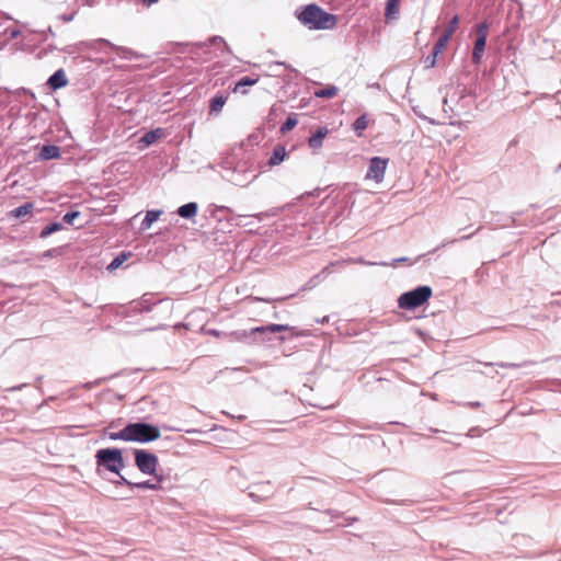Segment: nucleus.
<instances>
[{"mask_svg":"<svg viewBox=\"0 0 561 561\" xmlns=\"http://www.w3.org/2000/svg\"><path fill=\"white\" fill-rule=\"evenodd\" d=\"M134 455L135 463L142 473L154 474L158 466V457L154 454L142 449H136Z\"/></svg>","mask_w":561,"mask_h":561,"instance_id":"obj_5","label":"nucleus"},{"mask_svg":"<svg viewBox=\"0 0 561 561\" xmlns=\"http://www.w3.org/2000/svg\"><path fill=\"white\" fill-rule=\"evenodd\" d=\"M287 330H289V327L285 325V324H270L268 327H266V329L262 328V332L270 331L272 333L283 332V331H287Z\"/></svg>","mask_w":561,"mask_h":561,"instance_id":"obj_27","label":"nucleus"},{"mask_svg":"<svg viewBox=\"0 0 561 561\" xmlns=\"http://www.w3.org/2000/svg\"><path fill=\"white\" fill-rule=\"evenodd\" d=\"M432 294L433 291L430 286H420L400 295L398 298V306L405 310L419 308L432 297Z\"/></svg>","mask_w":561,"mask_h":561,"instance_id":"obj_2","label":"nucleus"},{"mask_svg":"<svg viewBox=\"0 0 561 561\" xmlns=\"http://www.w3.org/2000/svg\"><path fill=\"white\" fill-rule=\"evenodd\" d=\"M197 204L196 203H187L181 207H179L178 209V214L179 216H181L182 218H193L196 216L197 214Z\"/></svg>","mask_w":561,"mask_h":561,"instance_id":"obj_12","label":"nucleus"},{"mask_svg":"<svg viewBox=\"0 0 561 561\" xmlns=\"http://www.w3.org/2000/svg\"><path fill=\"white\" fill-rule=\"evenodd\" d=\"M337 93H339V89L336 87L328 85L323 89L316 90L313 94L316 98L332 99V98L336 96Z\"/></svg>","mask_w":561,"mask_h":561,"instance_id":"obj_17","label":"nucleus"},{"mask_svg":"<svg viewBox=\"0 0 561 561\" xmlns=\"http://www.w3.org/2000/svg\"><path fill=\"white\" fill-rule=\"evenodd\" d=\"M329 134V129L327 127H320L309 139L308 145L311 149H320L322 147V141Z\"/></svg>","mask_w":561,"mask_h":561,"instance_id":"obj_9","label":"nucleus"},{"mask_svg":"<svg viewBox=\"0 0 561 561\" xmlns=\"http://www.w3.org/2000/svg\"><path fill=\"white\" fill-rule=\"evenodd\" d=\"M400 3L401 0H388L386 4L385 16L387 21H392L398 19L400 13Z\"/></svg>","mask_w":561,"mask_h":561,"instance_id":"obj_10","label":"nucleus"},{"mask_svg":"<svg viewBox=\"0 0 561 561\" xmlns=\"http://www.w3.org/2000/svg\"><path fill=\"white\" fill-rule=\"evenodd\" d=\"M259 81V78H251V77H243L241 78L234 85L233 88V92L234 93H241V94H245L247 93V90H243L242 88L243 87H251V85H254L255 83H257Z\"/></svg>","mask_w":561,"mask_h":561,"instance_id":"obj_16","label":"nucleus"},{"mask_svg":"<svg viewBox=\"0 0 561 561\" xmlns=\"http://www.w3.org/2000/svg\"><path fill=\"white\" fill-rule=\"evenodd\" d=\"M62 226L61 224L59 222H54V224H50L48 226H46L42 231H41V234L39 237L41 238H47L48 236H50L51 233L56 232V231H59L61 230Z\"/></svg>","mask_w":561,"mask_h":561,"instance_id":"obj_22","label":"nucleus"},{"mask_svg":"<svg viewBox=\"0 0 561 561\" xmlns=\"http://www.w3.org/2000/svg\"><path fill=\"white\" fill-rule=\"evenodd\" d=\"M96 465L105 467L108 471L119 473L124 468V459L121 449L104 448L96 451Z\"/></svg>","mask_w":561,"mask_h":561,"instance_id":"obj_4","label":"nucleus"},{"mask_svg":"<svg viewBox=\"0 0 561 561\" xmlns=\"http://www.w3.org/2000/svg\"><path fill=\"white\" fill-rule=\"evenodd\" d=\"M256 300H259V301H267L266 299H262V298H256Z\"/></svg>","mask_w":561,"mask_h":561,"instance_id":"obj_35","label":"nucleus"},{"mask_svg":"<svg viewBox=\"0 0 561 561\" xmlns=\"http://www.w3.org/2000/svg\"><path fill=\"white\" fill-rule=\"evenodd\" d=\"M301 24L310 30H330L336 25V16L322 10L317 4H309L297 14Z\"/></svg>","mask_w":561,"mask_h":561,"instance_id":"obj_1","label":"nucleus"},{"mask_svg":"<svg viewBox=\"0 0 561 561\" xmlns=\"http://www.w3.org/2000/svg\"><path fill=\"white\" fill-rule=\"evenodd\" d=\"M38 156L42 160L57 159L60 157V149L55 145H46L42 147Z\"/></svg>","mask_w":561,"mask_h":561,"instance_id":"obj_11","label":"nucleus"},{"mask_svg":"<svg viewBox=\"0 0 561 561\" xmlns=\"http://www.w3.org/2000/svg\"><path fill=\"white\" fill-rule=\"evenodd\" d=\"M227 102V96L215 95L209 103V114H218Z\"/></svg>","mask_w":561,"mask_h":561,"instance_id":"obj_14","label":"nucleus"},{"mask_svg":"<svg viewBox=\"0 0 561 561\" xmlns=\"http://www.w3.org/2000/svg\"><path fill=\"white\" fill-rule=\"evenodd\" d=\"M159 138V130H151L144 135L141 138V141H144L146 145L153 144Z\"/></svg>","mask_w":561,"mask_h":561,"instance_id":"obj_25","label":"nucleus"},{"mask_svg":"<svg viewBox=\"0 0 561 561\" xmlns=\"http://www.w3.org/2000/svg\"><path fill=\"white\" fill-rule=\"evenodd\" d=\"M369 119L366 114L359 116L353 124V129L357 134V136H362L363 131L368 127Z\"/></svg>","mask_w":561,"mask_h":561,"instance_id":"obj_18","label":"nucleus"},{"mask_svg":"<svg viewBox=\"0 0 561 561\" xmlns=\"http://www.w3.org/2000/svg\"><path fill=\"white\" fill-rule=\"evenodd\" d=\"M131 253L122 252L119 253L108 265V271H115L121 265H123L124 262H126L130 257Z\"/></svg>","mask_w":561,"mask_h":561,"instance_id":"obj_19","label":"nucleus"},{"mask_svg":"<svg viewBox=\"0 0 561 561\" xmlns=\"http://www.w3.org/2000/svg\"><path fill=\"white\" fill-rule=\"evenodd\" d=\"M407 261H408V259H405V257H401V259H397L396 260V262H407Z\"/></svg>","mask_w":561,"mask_h":561,"instance_id":"obj_34","label":"nucleus"},{"mask_svg":"<svg viewBox=\"0 0 561 561\" xmlns=\"http://www.w3.org/2000/svg\"><path fill=\"white\" fill-rule=\"evenodd\" d=\"M488 34H489V25L486 23H481L477 26V28H476L477 38H476V43H474V47H473V51H472V62L476 65L480 64V61L482 59L485 44H486Z\"/></svg>","mask_w":561,"mask_h":561,"instance_id":"obj_6","label":"nucleus"},{"mask_svg":"<svg viewBox=\"0 0 561 561\" xmlns=\"http://www.w3.org/2000/svg\"><path fill=\"white\" fill-rule=\"evenodd\" d=\"M134 485L139 489H151V490H158L160 488L159 484L151 483L150 481L139 482Z\"/></svg>","mask_w":561,"mask_h":561,"instance_id":"obj_29","label":"nucleus"},{"mask_svg":"<svg viewBox=\"0 0 561 561\" xmlns=\"http://www.w3.org/2000/svg\"><path fill=\"white\" fill-rule=\"evenodd\" d=\"M162 214L161 210H149L146 214L145 219L142 220V227L144 228H150L153 222H156L160 215Z\"/></svg>","mask_w":561,"mask_h":561,"instance_id":"obj_20","label":"nucleus"},{"mask_svg":"<svg viewBox=\"0 0 561 561\" xmlns=\"http://www.w3.org/2000/svg\"><path fill=\"white\" fill-rule=\"evenodd\" d=\"M209 42H210L211 44H214V45H216V44H219V43H220V44H224V45L226 46V43H225L224 38H221V37H219V36H215V37L210 38V39H209Z\"/></svg>","mask_w":561,"mask_h":561,"instance_id":"obj_31","label":"nucleus"},{"mask_svg":"<svg viewBox=\"0 0 561 561\" xmlns=\"http://www.w3.org/2000/svg\"><path fill=\"white\" fill-rule=\"evenodd\" d=\"M458 24H459V18H458V15H455L451 19V21L449 22L448 26L444 30L443 34L450 38L453 36V34L456 32V30L458 28Z\"/></svg>","mask_w":561,"mask_h":561,"instance_id":"obj_23","label":"nucleus"},{"mask_svg":"<svg viewBox=\"0 0 561 561\" xmlns=\"http://www.w3.org/2000/svg\"><path fill=\"white\" fill-rule=\"evenodd\" d=\"M128 442L148 443L160 438L157 426L147 423H130L127 425Z\"/></svg>","mask_w":561,"mask_h":561,"instance_id":"obj_3","label":"nucleus"},{"mask_svg":"<svg viewBox=\"0 0 561 561\" xmlns=\"http://www.w3.org/2000/svg\"><path fill=\"white\" fill-rule=\"evenodd\" d=\"M159 0H141L142 4L147 8L151 7L152 4L157 3Z\"/></svg>","mask_w":561,"mask_h":561,"instance_id":"obj_32","label":"nucleus"},{"mask_svg":"<svg viewBox=\"0 0 561 561\" xmlns=\"http://www.w3.org/2000/svg\"><path fill=\"white\" fill-rule=\"evenodd\" d=\"M122 481L128 485H131V483L129 481H127L124 477H121Z\"/></svg>","mask_w":561,"mask_h":561,"instance_id":"obj_33","label":"nucleus"},{"mask_svg":"<svg viewBox=\"0 0 561 561\" xmlns=\"http://www.w3.org/2000/svg\"><path fill=\"white\" fill-rule=\"evenodd\" d=\"M297 123L298 122H297L296 118L289 116V117H287L285 123L282 125L280 130L283 133L289 131V130H291L297 125Z\"/></svg>","mask_w":561,"mask_h":561,"instance_id":"obj_26","label":"nucleus"},{"mask_svg":"<svg viewBox=\"0 0 561 561\" xmlns=\"http://www.w3.org/2000/svg\"><path fill=\"white\" fill-rule=\"evenodd\" d=\"M48 85L53 90H57L60 88H64L68 84V79L66 77V73L64 69L57 70L49 79H48Z\"/></svg>","mask_w":561,"mask_h":561,"instance_id":"obj_8","label":"nucleus"},{"mask_svg":"<svg viewBox=\"0 0 561 561\" xmlns=\"http://www.w3.org/2000/svg\"><path fill=\"white\" fill-rule=\"evenodd\" d=\"M106 435L112 440H125V442H128L127 426H125L119 432H106Z\"/></svg>","mask_w":561,"mask_h":561,"instance_id":"obj_21","label":"nucleus"},{"mask_svg":"<svg viewBox=\"0 0 561 561\" xmlns=\"http://www.w3.org/2000/svg\"><path fill=\"white\" fill-rule=\"evenodd\" d=\"M33 209H34L33 203H25L24 205L10 210L8 215L13 218H21V217L32 214Z\"/></svg>","mask_w":561,"mask_h":561,"instance_id":"obj_13","label":"nucleus"},{"mask_svg":"<svg viewBox=\"0 0 561 561\" xmlns=\"http://www.w3.org/2000/svg\"><path fill=\"white\" fill-rule=\"evenodd\" d=\"M286 157V150L283 146H276L273 150V153L268 160V165L274 167L279 164L285 160Z\"/></svg>","mask_w":561,"mask_h":561,"instance_id":"obj_15","label":"nucleus"},{"mask_svg":"<svg viewBox=\"0 0 561 561\" xmlns=\"http://www.w3.org/2000/svg\"><path fill=\"white\" fill-rule=\"evenodd\" d=\"M80 216L79 211H70L64 216V221L68 225H72L75 219Z\"/></svg>","mask_w":561,"mask_h":561,"instance_id":"obj_30","label":"nucleus"},{"mask_svg":"<svg viewBox=\"0 0 561 561\" xmlns=\"http://www.w3.org/2000/svg\"><path fill=\"white\" fill-rule=\"evenodd\" d=\"M389 159L374 157L369 161V168L366 173L367 180H374L376 183H380L383 180L385 172L388 165Z\"/></svg>","mask_w":561,"mask_h":561,"instance_id":"obj_7","label":"nucleus"},{"mask_svg":"<svg viewBox=\"0 0 561 561\" xmlns=\"http://www.w3.org/2000/svg\"><path fill=\"white\" fill-rule=\"evenodd\" d=\"M438 57V54H435L434 50L424 59V66L425 68H433L436 65V59Z\"/></svg>","mask_w":561,"mask_h":561,"instance_id":"obj_28","label":"nucleus"},{"mask_svg":"<svg viewBox=\"0 0 561 561\" xmlns=\"http://www.w3.org/2000/svg\"><path fill=\"white\" fill-rule=\"evenodd\" d=\"M449 39H450L449 37L442 34L433 47V50L435 51V54H438V55L442 54L443 50L445 49V47L447 46Z\"/></svg>","mask_w":561,"mask_h":561,"instance_id":"obj_24","label":"nucleus"}]
</instances>
